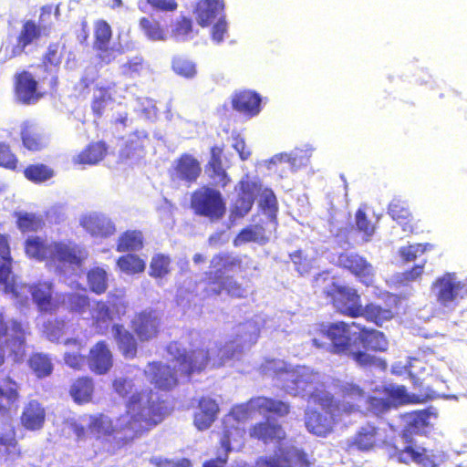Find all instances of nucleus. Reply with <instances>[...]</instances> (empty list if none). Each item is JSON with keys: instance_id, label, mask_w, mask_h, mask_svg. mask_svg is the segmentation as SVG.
<instances>
[{"instance_id": "nucleus-1", "label": "nucleus", "mask_w": 467, "mask_h": 467, "mask_svg": "<svg viewBox=\"0 0 467 467\" xmlns=\"http://www.w3.org/2000/svg\"><path fill=\"white\" fill-rule=\"evenodd\" d=\"M125 411L117 418V426L105 413L88 416V431L91 437L101 440L112 437L109 450L119 451L130 445L135 440L146 435L166 418L162 402L143 400L141 392L133 393L125 404Z\"/></svg>"}, {"instance_id": "nucleus-2", "label": "nucleus", "mask_w": 467, "mask_h": 467, "mask_svg": "<svg viewBox=\"0 0 467 467\" xmlns=\"http://www.w3.org/2000/svg\"><path fill=\"white\" fill-rule=\"evenodd\" d=\"M171 357L174 368L161 361L149 364L150 381L157 389L171 390L179 383V376L190 379L193 374L204 371L211 361L208 348L199 346L186 349L177 341L170 342L166 347Z\"/></svg>"}, {"instance_id": "nucleus-3", "label": "nucleus", "mask_w": 467, "mask_h": 467, "mask_svg": "<svg viewBox=\"0 0 467 467\" xmlns=\"http://www.w3.org/2000/svg\"><path fill=\"white\" fill-rule=\"evenodd\" d=\"M291 406L288 402L266 396H255L245 403L235 406L232 412L223 420V434L220 445L225 455L232 450L234 444H242L244 439L245 429L243 420L252 419L254 414L284 418L290 413Z\"/></svg>"}, {"instance_id": "nucleus-4", "label": "nucleus", "mask_w": 467, "mask_h": 467, "mask_svg": "<svg viewBox=\"0 0 467 467\" xmlns=\"http://www.w3.org/2000/svg\"><path fill=\"white\" fill-rule=\"evenodd\" d=\"M244 268L241 256H234L225 252L213 254L210 260V270L204 273L202 280L204 296L213 297L225 292L232 298H245L248 288L234 276L225 275L227 272L242 271Z\"/></svg>"}, {"instance_id": "nucleus-5", "label": "nucleus", "mask_w": 467, "mask_h": 467, "mask_svg": "<svg viewBox=\"0 0 467 467\" xmlns=\"http://www.w3.org/2000/svg\"><path fill=\"white\" fill-rule=\"evenodd\" d=\"M31 335L29 323L17 318L9 319L0 310V368L7 359L22 363L27 352V337Z\"/></svg>"}, {"instance_id": "nucleus-6", "label": "nucleus", "mask_w": 467, "mask_h": 467, "mask_svg": "<svg viewBox=\"0 0 467 467\" xmlns=\"http://www.w3.org/2000/svg\"><path fill=\"white\" fill-rule=\"evenodd\" d=\"M312 286L315 293L329 299L339 314L357 318L362 301L356 288L332 281L326 273L317 275L312 281Z\"/></svg>"}, {"instance_id": "nucleus-7", "label": "nucleus", "mask_w": 467, "mask_h": 467, "mask_svg": "<svg viewBox=\"0 0 467 467\" xmlns=\"http://www.w3.org/2000/svg\"><path fill=\"white\" fill-rule=\"evenodd\" d=\"M51 14L52 6L44 5L40 10L38 24L32 19L25 20L16 38V43L13 44L9 40L1 44L0 52L3 53L4 58L10 60L21 56L28 46L40 39L43 35L48 33L51 29V25L45 22V16H47L49 17Z\"/></svg>"}, {"instance_id": "nucleus-8", "label": "nucleus", "mask_w": 467, "mask_h": 467, "mask_svg": "<svg viewBox=\"0 0 467 467\" xmlns=\"http://www.w3.org/2000/svg\"><path fill=\"white\" fill-rule=\"evenodd\" d=\"M351 326L344 321L320 323L313 333L311 343L317 348H327L332 354L344 356L352 348Z\"/></svg>"}, {"instance_id": "nucleus-9", "label": "nucleus", "mask_w": 467, "mask_h": 467, "mask_svg": "<svg viewBox=\"0 0 467 467\" xmlns=\"http://www.w3.org/2000/svg\"><path fill=\"white\" fill-rule=\"evenodd\" d=\"M309 402L318 406L323 412L311 409L306 410L305 424L307 431L317 436L324 437L331 432L333 415L336 408L332 395L322 391H315L309 395Z\"/></svg>"}, {"instance_id": "nucleus-10", "label": "nucleus", "mask_w": 467, "mask_h": 467, "mask_svg": "<svg viewBox=\"0 0 467 467\" xmlns=\"http://www.w3.org/2000/svg\"><path fill=\"white\" fill-rule=\"evenodd\" d=\"M190 207L193 213L200 217L216 222L226 213V203L221 192L209 185L195 189L190 199Z\"/></svg>"}, {"instance_id": "nucleus-11", "label": "nucleus", "mask_w": 467, "mask_h": 467, "mask_svg": "<svg viewBox=\"0 0 467 467\" xmlns=\"http://www.w3.org/2000/svg\"><path fill=\"white\" fill-rule=\"evenodd\" d=\"M386 444V431L378 423L367 421L360 425L346 442L348 452L368 453Z\"/></svg>"}, {"instance_id": "nucleus-12", "label": "nucleus", "mask_w": 467, "mask_h": 467, "mask_svg": "<svg viewBox=\"0 0 467 467\" xmlns=\"http://www.w3.org/2000/svg\"><path fill=\"white\" fill-rule=\"evenodd\" d=\"M161 315L153 308L137 311L130 322L131 331L140 342H150L157 338L162 330Z\"/></svg>"}, {"instance_id": "nucleus-13", "label": "nucleus", "mask_w": 467, "mask_h": 467, "mask_svg": "<svg viewBox=\"0 0 467 467\" xmlns=\"http://www.w3.org/2000/svg\"><path fill=\"white\" fill-rule=\"evenodd\" d=\"M13 91L16 100L23 105L36 104L46 95L35 76L26 69L14 75Z\"/></svg>"}, {"instance_id": "nucleus-14", "label": "nucleus", "mask_w": 467, "mask_h": 467, "mask_svg": "<svg viewBox=\"0 0 467 467\" xmlns=\"http://www.w3.org/2000/svg\"><path fill=\"white\" fill-rule=\"evenodd\" d=\"M337 265L350 272L366 286L372 285L374 269L372 265L362 255L352 252H342L337 258Z\"/></svg>"}, {"instance_id": "nucleus-15", "label": "nucleus", "mask_w": 467, "mask_h": 467, "mask_svg": "<svg viewBox=\"0 0 467 467\" xmlns=\"http://www.w3.org/2000/svg\"><path fill=\"white\" fill-rule=\"evenodd\" d=\"M239 192L232 203L231 213L234 217L245 216L254 205L255 197L262 191V183L259 181L251 180L248 176L238 182Z\"/></svg>"}, {"instance_id": "nucleus-16", "label": "nucleus", "mask_w": 467, "mask_h": 467, "mask_svg": "<svg viewBox=\"0 0 467 467\" xmlns=\"http://www.w3.org/2000/svg\"><path fill=\"white\" fill-rule=\"evenodd\" d=\"M113 31L104 19L94 22L92 47L97 52L99 63L109 65L116 58L115 49L110 46Z\"/></svg>"}, {"instance_id": "nucleus-17", "label": "nucleus", "mask_w": 467, "mask_h": 467, "mask_svg": "<svg viewBox=\"0 0 467 467\" xmlns=\"http://www.w3.org/2000/svg\"><path fill=\"white\" fill-rule=\"evenodd\" d=\"M88 257V250L73 241L55 242L52 263H63L81 267Z\"/></svg>"}, {"instance_id": "nucleus-18", "label": "nucleus", "mask_w": 467, "mask_h": 467, "mask_svg": "<svg viewBox=\"0 0 467 467\" xmlns=\"http://www.w3.org/2000/svg\"><path fill=\"white\" fill-rule=\"evenodd\" d=\"M202 173L199 161L189 153L181 154L171 169V180L185 182L188 184L194 183Z\"/></svg>"}, {"instance_id": "nucleus-19", "label": "nucleus", "mask_w": 467, "mask_h": 467, "mask_svg": "<svg viewBox=\"0 0 467 467\" xmlns=\"http://www.w3.org/2000/svg\"><path fill=\"white\" fill-rule=\"evenodd\" d=\"M402 438L407 443L406 446L402 449L396 447L394 451V455L400 462L408 464L413 462L424 466H434L433 454H430L427 449L418 446L410 434L404 432Z\"/></svg>"}, {"instance_id": "nucleus-20", "label": "nucleus", "mask_w": 467, "mask_h": 467, "mask_svg": "<svg viewBox=\"0 0 467 467\" xmlns=\"http://www.w3.org/2000/svg\"><path fill=\"white\" fill-rule=\"evenodd\" d=\"M0 446L3 447L0 457L4 467H26L20 461L23 452L13 427L8 431L0 433Z\"/></svg>"}, {"instance_id": "nucleus-21", "label": "nucleus", "mask_w": 467, "mask_h": 467, "mask_svg": "<svg viewBox=\"0 0 467 467\" xmlns=\"http://www.w3.org/2000/svg\"><path fill=\"white\" fill-rule=\"evenodd\" d=\"M87 359L89 369L97 375H104L113 367V355L105 340L90 348Z\"/></svg>"}, {"instance_id": "nucleus-22", "label": "nucleus", "mask_w": 467, "mask_h": 467, "mask_svg": "<svg viewBox=\"0 0 467 467\" xmlns=\"http://www.w3.org/2000/svg\"><path fill=\"white\" fill-rule=\"evenodd\" d=\"M275 231L265 224V221L261 220L258 223L250 224L242 229L234 237L233 244L235 247L247 243L264 245L269 242L270 235Z\"/></svg>"}, {"instance_id": "nucleus-23", "label": "nucleus", "mask_w": 467, "mask_h": 467, "mask_svg": "<svg viewBox=\"0 0 467 467\" xmlns=\"http://www.w3.org/2000/svg\"><path fill=\"white\" fill-rule=\"evenodd\" d=\"M66 48L64 44L59 42H51L48 44L46 51L43 53L39 67L45 73H55L51 78V87L55 88L58 82L56 73L58 71L63 59V52Z\"/></svg>"}, {"instance_id": "nucleus-24", "label": "nucleus", "mask_w": 467, "mask_h": 467, "mask_svg": "<svg viewBox=\"0 0 467 467\" xmlns=\"http://www.w3.org/2000/svg\"><path fill=\"white\" fill-rule=\"evenodd\" d=\"M219 410V405L215 400L208 396L201 397L197 410L193 413V425L198 431L209 429L215 421Z\"/></svg>"}, {"instance_id": "nucleus-25", "label": "nucleus", "mask_w": 467, "mask_h": 467, "mask_svg": "<svg viewBox=\"0 0 467 467\" xmlns=\"http://www.w3.org/2000/svg\"><path fill=\"white\" fill-rule=\"evenodd\" d=\"M249 435L264 443L280 442L286 438L282 425L269 420H261L253 424L249 430Z\"/></svg>"}, {"instance_id": "nucleus-26", "label": "nucleus", "mask_w": 467, "mask_h": 467, "mask_svg": "<svg viewBox=\"0 0 467 467\" xmlns=\"http://www.w3.org/2000/svg\"><path fill=\"white\" fill-rule=\"evenodd\" d=\"M30 292L33 302L36 304L38 311L53 314L59 308L60 301L53 299L51 283H36L31 287Z\"/></svg>"}, {"instance_id": "nucleus-27", "label": "nucleus", "mask_w": 467, "mask_h": 467, "mask_svg": "<svg viewBox=\"0 0 467 467\" xmlns=\"http://www.w3.org/2000/svg\"><path fill=\"white\" fill-rule=\"evenodd\" d=\"M46 409L36 400L26 402L20 415V423L27 431H40L46 421Z\"/></svg>"}, {"instance_id": "nucleus-28", "label": "nucleus", "mask_w": 467, "mask_h": 467, "mask_svg": "<svg viewBox=\"0 0 467 467\" xmlns=\"http://www.w3.org/2000/svg\"><path fill=\"white\" fill-rule=\"evenodd\" d=\"M81 226L92 236L106 238L115 231L114 223L106 216L99 213H89L81 217Z\"/></svg>"}, {"instance_id": "nucleus-29", "label": "nucleus", "mask_w": 467, "mask_h": 467, "mask_svg": "<svg viewBox=\"0 0 467 467\" xmlns=\"http://www.w3.org/2000/svg\"><path fill=\"white\" fill-rule=\"evenodd\" d=\"M232 107L248 118L254 117L261 110V97L251 90L237 92L232 98Z\"/></svg>"}, {"instance_id": "nucleus-30", "label": "nucleus", "mask_w": 467, "mask_h": 467, "mask_svg": "<svg viewBox=\"0 0 467 467\" xmlns=\"http://www.w3.org/2000/svg\"><path fill=\"white\" fill-rule=\"evenodd\" d=\"M113 337L118 348L125 358L133 359L138 353L139 339L131 331L125 329L121 324H114L111 327Z\"/></svg>"}, {"instance_id": "nucleus-31", "label": "nucleus", "mask_w": 467, "mask_h": 467, "mask_svg": "<svg viewBox=\"0 0 467 467\" xmlns=\"http://www.w3.org/2000/svg\"><path fill=\"white\" fill-rule=\"evenodd\" d=\"M351 325L359 330L358 339L365 349L374 352H384L388 349L389 341L383 332L356 322H352Z\"/></svg>"}, {"instance_id": "nucleus-32", "label": "nucleus", "mask_w": 467, "mask_h": 467, "mask_svg": "<svg viewBox=\"0 0 467 467\" xmlns=\"http://www.w3.org/2000/svg\"><path fill=\"white\" fill-rule=\"evenodd\" d=\"M20 385L10 376L0 379V416L8 415L10 405L19 401Z\"/></svg>"}, {"instance_id": "nucleus-33", "label": "nucleus", "mask_w": 467, "mask_h": 467, "mask_svg": "<svg viewBox=\"0 0 467 467\" xmlns=\"http://www.w3.org/2000/svg\"><path fill=\"white\" fill-rule=\"evenodd\" d=\"M25 252L30 258L53 262L55 242L47 243L39 236L28 237L24 244Z\"/></svg>"}, {"instance_id": "nucleus-34", "label": "nucleus", "mask_w": 467, "mask_h": 467, "mask_svg": "<svg viewBox=\"0 0 467 467\" xmlns=\"http://www.w3.org/2000/svg\"><path fill=\"white\" fill-rule=\"evenodd\" d=\"M94 391L93 379L89 376H79L72 380L68 393L75 403L83 405L92 400Z\"/></svg>"}, {"instance_id": "nucleus-35", "label": "nucleus", "mask_w": 467, "mask_h": 467, "mask_svg": "<svg viewBox=\"0 0 467 467\" xmlns=\"http://www.w3.org/2000/svg\"><path fill=\"white\" fill-rule=\"evenodd\" d=\"M20 140L23 147L31 152H39L47 147V140L44 135L29 121L22 123Z\"/></svg>"}, {"instance_id": "nucleus-36", "label": "nucleus", "mask_w": 467, "mask_h": 467, "mask_svg": "<svg viewBox=\"0 0 467 467\" xmlns=\"http://www.w3.org/2000/svg\"><path fill=\"white\" fill-rule=\"evenodd\" d=\"M108 153L106 142L93 141L88 143L73 160L75 164L96 165L104 160Z\"/></svg>"}, {"instance_id": "nucleus-37", "label": "nucleus", "mask_w": 467, "mask_h": 467, "mask_svg": "<svg viewBox=\"0 0 467 467\" xmlns=\"http://www.w3.org/2000/svg\"><path fill=\"white\" fill-rule=\"evenodd\" d=\"M223 10V0L199 1L195 7L198 24L202 27L209 26Z\"/></svg>"}, {"instance_id": "nucleus-38", "label": "nucleus", "mask_w": 467, "mask_h": 467, "mask_svg": "<svg viewBox=\"0 0 467 467\" xmlns=\"http://www.w3.org/2000/svg\"><path fill=\"white\" fill-rule=\"evenodd\" d=\"M389 214L401 226L403 232L409 234L414 232V218L404 202L399 199L392 200L389 204Z\"/></svg>"}, {"instance_id": "nucleus-39", "label": "nucleus", "mask_w": 467, "mask_h": 467, "mask_svg": "<svg viewBox=\"0 0 467 467\" xmlns=\"http://www.w3.org/2000/svg\"><path fill=\"white\" fill-rule=\"evenodd\" d=\"M173 260L169 254L156 253L150 261L149 275L156 280L167 278L172 272Z\"/></svg>"}, {"instance_id": "nucleus-40", "label": "nucleus", "mask_w": 467, "mask_h": 467, "mask_svg": "<svg viewBox=\"0 0 467 467\" xmlns=\"http://www.w3.org/2000/svg\"><path fill=\"white\" fill-rule=\"evenodd\" d=\"M261 198L259 201L260 209L267 213L265 224L271 229L276 230L278 222L276 213L278 211L277 199L271 189L265 188L261 191Z\"/></svg>"}, {"instance_id": "nucleus-41", "label": "nucleus", "mask_w": 467, "mask_h": 467, "mask_svg": "<svg viewBox=\"0 0 467 467\" xmlns=\"http://www.w3.org/2000/svg\"><path fill=\"white\" fill-rule=\"evenodd\" d=\"M342 402L346 405L348 412H354L359 410V403L365 400V391L358 385L346 383L339 389Z\"/></svg>"}, {"instance_id": "nucleus-42", "label": "nucleus", "mask_w": 467, "mask_h": 467, "mask_svg": "<svg viewBox=\"0 0 467 467\" xmlns=\"http://www.w3.org/2000/svg\"><path fill=\"white\" fill-rule=\"evenodd\" d=\"M24 177L34 184H42L52 180L56 172L54 169L42 162L30 163L23 170Z\"/></svg>"}, {"instance_id": "nucleus-43", "label": "nucleus", "mask_w": 467, "mask_h": 467, "mask_svg": "<svg viewBox=\"0 0 467 467\" xmlns=\"http://www.w3.org/2000/svg\"><path fill=\"white\" fill-rule=\"evenodd\" d=\"M364 317L368 322L376 326H382L386 321L392 319L393 313L390 308H386L374 303H368L366 306L361 304L359 314L357 317Z\"/></svg>"}, {"instance_id": "nucleus-44", "label": "nucleus", "mask_w": 467, "mask_h": 467, "mask_svg": "<svg viewBox=\"0 0 467 467\" xmlns=\"http://www.w3.org/2000/svg\"><path fill=\"white\" fill-rule=\"evenodd\" d=\"M27 366L37 379L49 377L54 370L51 358L42 352L31 353L27 359Z\"/></svg>"}, {"instance_id": "nucleus-45", "label": "nucleus", "mask_w": 467, "mask_h": 467, "mask_svg": "<svg viewBox=\"0 0 467 467\" xmlns=\"http://www.w3.org/2000/svg\"><path fill=\"white\" fill-rule=\"evenodd\" d=\"M144 246L143 234L139 230H127L122 233L117 242L116 250L118 252H135L140 251Z\"/></svg>"}, {"instance_id": "nucleus-46", "label": "nucleus", "mask_w": 467, "mask_h": 467, "mask_svg": "<svg viewBox=\"0 0 467 467\" xmlns=\"http://www.w3.org/2000/svg\"><path fill=\"white\" fill-rule=\"evenodd\" d=\"M68 321L64 317L49 318L43 324V334L52 341L58 342L68 330Z\"/></svg>"}, {"instance_id": "nucleus-47", "label": "nucleus", "mask_w": 467, "mask_h": 467, "mask_svg": "<svg viewBox=\"0 0 467 467\" xmlns=\"http://www.w3.org/2000/svg\"><path fill=\"white\" fill-rule=\"evenodd\" d=\"M15 217L16 226L22 233L37 232L45 225L42 216L33 213L17 212L15 213Z\"/></svg>"}, {"instance_id": "nucleus-48", "label": "nucleus", "mask_w": 467, "mask_h": 467, "mask_svg": "<svg viewBox=\"0 0 467 467\" xmlns=\"http://www.w3.org/2000/svg\"><path fill=\"white\" fill-rule=\"evenodd\" d=\"M117 265L121 272L128 275L140 274L146 268L145 261L131 253L119 256L117 260Z\"/></svg>"}, {"instance_id": "nucleus-49", "label": "nucleus", "mask_w": 467, "mask_h": 467, "mask_svg": "<svg viewBox=\"0 0 467 467\" xmlns=\"http://www.w3.org/2000/svg\"><path fill=\"white\" fill-rule=\"evenodd\" d=\"M88 285L91 292L102 295L108 288V274L99 266L92 267L87 273Z\"/></svg>"}, {"instance_id": "nucleus-50", "label": "nucleus", "mask_w": 467, "mask_h": 467, "mask_svg": "<svg viewBox=\"0 0 467 467\" xmlns=\"http://www.w3.org/2000/svg\"><path fill=\"white\" fill-rule=\"evenodd\" d=\"M431 416L436 417L429 410H414L409 414L407 427L410 431L422 432L431 426Z\"/></svg>"}, {"instance_id": "nucleus-51", "label": "nucleus", "mask_w": 467, "mask_h": 467, "mask_svg": "<svg viewBox=\"0 0 467 467\" xmlns=\"http://www.w3.org/2000/svg\"><path fill=\"white\" fill-rule=\"evenodd\" d=\"M60 305H66L69 312L81 314L89 306L88 296L77 292H70L62 295Z\"/></svg>"}, {"instance_id": "nucleus-52", "label": "nucleus", "mask_w": 467, "mask_h": 467, "mask_svg": "<svg viewBox=\"0 0 467 467\" xmlns=\"http://www.w3.org/2000/svg\"><path fill=\"white\" fill-rule=\"evenodd\" d=\"M20 161L16 153L12 150L11 145L6 141L0 142V167L11 171L20 170Z\"/></svg>"}, {"instance_id": "nucleus-53", "label": "nucleus", "mask_w": 467, "mask_h": 467, "mask_svg": "<svg viewBox=\"0 0 467 467\" xmlns=\"http://www.w3.org/2000/svg\"><path fill=\"white\" fill-rule=\"evenodd\" d=\"M139 26L144 35L151 41H161L166 38L165 30L156 19L141 17Z\"/></svg>"}, {"instance_id": "nucleus-54", "label": "nucleus", "mask_w": 467, "mask_h": 467, "mask_svg": "<svg viewBox=\"0 0 467 467\" xmlns=\"http://www.w3.org/2000/svg\"><path fill=\"white\" fill-rule=\"evenodd\" d=\"M356 229L363 235L365 242L370 241L375 234L376 224L368 217L363 208H358L355 213Z\"/></svg>"}, {"instance_id": "nucleus-55", "label": "nucleus", "mask_w": 467, "mask_h": 467, "mask_svg": "<svg viewBox=\"0 0 467 467\" xmlns=\"http://www.w3.org/2000/svg\"><path fill=\"white\" fill-rule=\"evenodd\" d=\"M12 262L13 261H3V263L0 264V285H3V292L5 294H10L17 298L19 296L17 286L13 278L10 277L12 273Z\"/></svg>"}, {"instance_id": "nucleus-56", "label": "nucleus", "mask_w": 467, "mask_h": 467, "mask_svg": "<svg viewBox=\"0 0 467 467\" xmlns=\"http://www.w3.org/2000/svg\"><path fill=\"white\" fill-rule=\"evenodd\" d=\"M112 320L113 316L109 306L103 301H98L96 303L95 314L93 315L95 327L105 330Z\"/></svg>"}, {"instance_id": "nucleus-57", "label": "nucleus", "mask_w": 467, "mask_h": 467, "mask_svg": "<svg viewBox=\"0 0 467 467\" xmlns=\"http://www.w3.org/2000/svg\"><path fill=\"white\" fill-rule=\"evenodd\" d=\"M171 68L177 75L186 78H193L196 75L195 64L180 56L172 58Z\"/></svg>"}, {"instance_id": "nucleus-58", "label": "nucleus", "mask_w": 467, "mask_h": 467, "mask_svg": "<svg viewBox=\"0 0 467 467\" xmlns=\"http://www.w3.org/2000/svg\"><path fill=\"white\" fill-rule=\"evenodd\" d=\"M344 356L349 357L358 366L361 368L377 367L381 363V360L377 357L368 354L365 350L352 351L351 349Z\"/></svg>"}, {"instance_id": "nucleus-59", "label": "nucleus", "mask_w": 467, "mask_h": 467, "mask_svg": "<svg viewBox=\"0 0 467 467\" xmlns=\"http://www.w3.org/2000/svg\"><path fill=\"white\" fill-rule=\"evenodd\" d=\"M383 392L390 405L404 404L409 400L404 386H387L383 388Z\"/></svg>"}, {"instance_id": "nucleus-60", "label": "nucleus", "mask_w": 467, "mask_h": 467, "mask_svg": "<svg viewBox=\"0 0 467 467\" xmlns=\"http://www.w3.org/2000/svg\"><path fill=\"white\" fill-rule=\"evenodd\" d=\"M99 94L95 95L91 101V109L95 116L101 117L107 103L111 100V95L109 92V89L104 87H100L98 88Z\"/></svg>"}, {"instance_id": "nucleus-61", "label": "nucleus", "mask_w": 467, "mask_h": 467, "mask_svg": "<svg viewBox=\"0 0 467 467\" xmlns=\"http://www.w3.org/2000/svg\"><path fill=\"white\" fill-rule=\"evenodd\" d=\"M254 467H291L290 461L285 454L262 456L256 459Z\"/></svg>"}, {"instance_id": "nucleus-62", "label": "nucleus", "mask_w": 467, "mask_h": 467, "mask_svg": "<svg viewBox=\"0 0 467 467\" xmlns=\"http://www.w3.org/2000/svg\"><path fill=\"white\" fill-rule=\"evenodd\" d=\"M210 179L213 182L214 186L224 189L230 182L231 178L223 169V165L208 168Z\"/></svg>"}, {"instance_id": "nucleus-63", "label": "nucleus", "mask_w": 467, "mask_h": 467, "mask_svg": "<svg viewBox=\"0 0 467 467\" xmlns=\"http://www.w3.org/2000/svg\"><path fill=\"white\" fill-rule=\"evenodd\" d=\"M192 31V20L186 16H181L175 22L172 36L176 38H185Z\"/></svg>"}, {"instance_id": "nucleus-64", "label": "nucleus", "mask_w": 467, "mask_h": 467, "mask_svg": "<svg viewBox=\"0 0 467 467\" xmlns=\"http://www.w3.org/2000/svg\"><path fill=\"white\" fill-rule=\"evenodd\" d=\"M424 252L425 248L420 244H409L399 249V254L405 263L414 261L419 254H423Z\"/></svg>"}]
</instances>
